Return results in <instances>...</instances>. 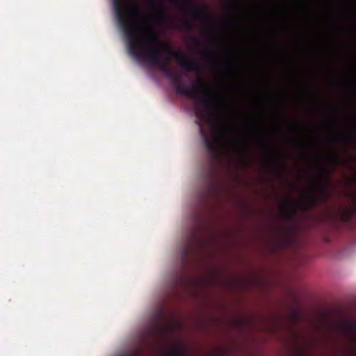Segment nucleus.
I'll return each instance as SVG.
<instances>
[{
	"label": "nucleus",
	"instance_id": "nucleus-1",
	"mask_svg": "<svg viewBox=\"0 0 356 356\" xmlns=\"http://www.w3.org/2000/svg\"><path fill=\"white\" fill-rule=\"evenodd\" d=\"M168 356H172V355H169Z\"/></svg>",
	"mask_w": 356,
	"mask_h": 356
}]
</instances>
